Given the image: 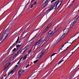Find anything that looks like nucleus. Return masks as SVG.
<instances>
[{
	"instance_id": "9",
	"label": "nucleus",
	"mask_w": 79,
	"mask_h": 79,
	"mask_svg": "<svg viewBox=\"0 0 79 79\" xmlns=\"http://www.w3.org/2000/svg\"><path fill=\"white\" fill-rule=\"evenodd\" d=\"M19 36H18V39H17L16 41L15 42V43L14 44L12 45V47H15V45H16V43H18V41H19Z\"/></svg>"
},
{
	"instance_id": "34",
	"label": "nucleus",
	"mask_w": 79,
	"mask_h": 79,
	"mask_svg": "<svg viewBox=\"0 0 79 79\" xmlns=\"http://www.w3.org/2000/svg\"><path fill=\"white\" fill-rule=\"evenodd\" d=\"M79 44H78L75 47H74V48H75L76 47H77V46H78L77 48H77H79Z\"/></svg>"
},
{
	"instance_id": "23",
	"label": "nucleus",
	"mask_w": 79,
	"mask_h": 79,
	"mask_svg": "<svg viewBox=\"0 0 79 79\" xmlns=\"http://www.w3.org/2000/svg\"><path fill=\"white\" fill-rule=\"evenodd\" d=\"M71 55V53H68V54L67 55H66V56H69V57H70V56H71V55Z\"/></svg>"
},
{
	"instance_id": "51",
	"label": "nucleus",
	"mask_w": 79,
	"mask_h": 79,
	"mask_svg": "<svg viewBox=\"0 0 79 79\" xmlns=\"http://www.w3.org/2000/svg\"><path fill=\"white\" fill-rule=\"evenodd\" d=\"M8 3L7 4H6V5H5V6H6V5H7V4H8Z\"/></svg>"
},
{
	"instance_id": "48",
	"label": "nucleus",
	"mask_w": 79,
	"mask_h": 79,
	"mask_svg": "<svg viewBox=\"0 0 79 79\" xmlns=\"http://www.w3.org/2000/svg\"><path fill=\"white\" fill-rule=\"evenodd\" d=\"M6 76V74L5 75H4V77H5V76Z\"/></svg>"
},
{
	"instance_id": "39",
	"label": "nucleus",
	"mask_w": 79,
	"mask_h": 79,
	"mask_svg": "<svg viewBox=\"0 0 79 79\" xmlns=\"http://www.w3.org/2000/svg\"><path fill=\"white\" fill-rule=\"evenodd\" d=\"M56 54H57V53H55L54 54H53L51 56V57H52V56H53L54 55H55Z\"/></svg>"
},
{
	"instance_id": "15",
	"label": "nucleus",
	"mask_w": 79,
	"mask_h": 79,
	"mask_svg": "<svg viewBox=\"0 0 79 79\" xmlns=\"http://www.w3.org/2000/svg\"><path fill=\"white\" fill-rule=\"evenodd\" d=\"M45 51H46L45 49H44L42 50V51H41V52H40V53H41V54H42V55H43L45 53Z\"/></svg>"
},
{
	"instance_id": "38",
	"label": "nucleus",
	"mask_w": 79,
	"mask_h": 79,
	"mask_svg": "<svg viewBox=\"0 0 79 79\" xmlns=\"http://www.w3.org/2000/svg\"><path fill=\"white\" fill-rule=\"evenodd\" d=\"M34 5L33 4H32L30 6V8H32V7H33V6Z\"/></svg>"
},
{
	"instance_id": "33",
	"label": "nucleus",
	"mask_w": 79,
	"mask_h": 79,
	"mask_svg": "<svg viewBox=\"0 0 79 79\" xmlns=\"http://www.w3.org/2000/svg\"><path fill=\"white\" fill-rule=\"evenodd\" d=\"M39 61V60H36L34 61V63H37V61Z\"/></svg>"
},
{
	"instance_id": "14",
	"label": "nucleus",
	"mask_w": 79,
	"mask_h": 79,
	"mask_svg": "<svg viewBox=\"0 0 79 79\" xmlns=\"http://www.w3.org/2000/svg\"><path fill=\"white\" fill-rule=\"evenodd\" d=\"M48 35V34L47 35L46 37V38H45L46 39H48V38L49 39H50V38L52 37L51 35Z\"/></svg>"
},
{
	"instance_id": "20",
	"label": "nucleus",
	"mask_w": 79,
	"mask_h": 79,
	"mask_svg": "<svg viewBox=\"0 0 79 79\" xmlns=\"http://www.w3.org/2000/svg\"><path fill=\"white\" fill-rule=\"evenodd\" d=\"M22 59H23V58H21L19 61L17 63V64H20V62L21 61V60H22Z\"/></svg>"
},
{
	"instance_id": "55",
	"label": "nucleus",
	"mask_w": 79,
	"mask_h": 79,
	"mask_svg": "<svg viewBox=\"0 0 79 79\" xmlns=\"http://www.w3.org/2000/svg\"><path fill=\"white\" fill-rule=\"evenodd\" d=\"M31 50H30V51L28 52H31Z\"/></svg>"
},
{
	"instance_id": "62",
	"label": "nucleus",
	"mask_w": 79,
	"mask_h": 79,
	"mask_svg": "<svg viewBox=\"0 0 79 79\" xmlns=\"http://www.w3.org/2000/svg\"><path fill=\"white\" fill-rule=\"evenodd\" d=\"M47 49H48V48Z\"/></svg>"
},
{
	"instance_id": "18",
	"label": "nucleus",
	"mask_w": 79,
	"mask_h": 79,
	"mask_svg": "<svg viewBox=\"0 0 79 79\" xmlns=\"http://www.w3.org/2000/svg\"><path fill=\"white\" fill-rule=\"evenodd\" d=\"M22 58L23 59V60H25V59H26V58H27V55H25V56L23 57H22Z\"/></svg>"
},
{
	"instance_id": "31",
	"label": "nucleus",
	"mask_w": 79,
	"mask_h": 79,
	"mask_svg": "<svg viewBox=\"0 0 79 79\" xmlns=\"http://www.w3.org/2000/svg\"><path fill=\"white\" fill-rule=\"evenodd\" d=\"M16 50V48H15L14 49L12 50V52H15Z\"/></svg>"
},
{
	"instance_id": "50",
	"label": "nucleus",
	"mask_w": 79,
	"mask_h": 79,
	"mask_svg": "<svg viewBox=\"0 0 79 79\" xmlns=\"http://www.w3.org/2000/svg\"><path fill=\"white\" fill-rule=\"evenodd\" d=\"M74 1H73V2H72V3H74Z\"/></svg>"
},
{
	"instance_id": "46",
	"label": "nucleus",
	"mask_w": 79,
	"mask_h": 79,
	"mask_svg": "<svg viewBox=\"0 0 79 79\" xmlns=\"http://www.w3.org/2000/svg\"><path fill=\"white\" fill-rule=\"evenodd\" d=\"M34 0H32L31 1V2H33V1H34Z\"/></svg>"
},
{
	"instance_id": "56",
	"label": "nucleus",
	"mask_w": 79,
	"mask_h": 79,
	"mask_svg": "<svg viewBox=\"0 0 79 79\" xmlns=\"http://www.w3.org/2000/svg\"><path fill=\"white\" fill-rule=\"evenodd\" d=\"M46 66H48V65H46Z\"/></svg>"
},
{
	"instance_id": "27",
	"label": "nucleus",
	"mask_w": 79,
	"mask_h": 79,
	"mask_svg": "<svg viewBox=\"0 0 79 79\" xmlns=\"http://www.w3.org/2000/svg\"><path fill=\"white\" fill-rule=\"evenodd\" d=\"M40 44V43H39V41H38L37 42H36V43L35 44V45H38V44Z\"/></svg>"
},
{
	"instance_id": "53",
	"label": "nucleus",
	"mask_w": 79,
	"mask_h": 79,
	"mask_svg": "<svg viewBox=\"0 0 79 79\" xmlns=\"http://www.w3.org/2000/svg\"><path fill=\"white\" fill-rule=\"evenodd\" d=\"M1 79H3V77H2L1 78Z\"/></svg>"
},
{
	"instance_id": "54",
	"label": "nucleus",
	"mask_w": 79,
	"mask_h": 79,
	"mask_svg": "<svg viewBox=\"0 0 79 79\" xmlns=\"http://www.w3.org/2000/svg\"><path fill=\"white\" fill-rule=\"evenodd\" d=\"M76 36V35H75L73 37H75Z\"/></svg>"
},
{
	"instance_id": "58",
	"label": "nucleus",
	"mask_w": 79,
	"mask_h": 79,
	"mask_svg": "<svg viewBox=\"0 0 79 79\" xmlns=\"http://www.w3.org/2000/svg\"><path fill=\"white\" fill-rule=\"evenodd\" d=\"M17 19V18H16V19Z\"/></svg>"
},
{
	"instance_id": "32",
	"label": "nucleus",
	"mask_w": 79,
	"mask_h": 79,
	"mask_svg": "<svg viewBox=\"0 0 79 79\" xmlns=\"http://www.w3.org/2000/svg\"><path fill=\"white\" fill-rule=\"evenodd\" d=\"M50 10H48L46 12L47 14H48L49 12H50Z\"/></svg>"
},
{
	"instance_id": "7",
	"label": "nucleus",
	"mask_w": 79,
	"mask_h": 79,
	"mask_svg": "<svg viewBox=\"0 0 79 79\" xmlns=\"http://www.w3.org/2000/svg\"><path fill=\"white\" fill-rule=\"evenodd\" d=\"M48 0H44L42 2L43 5H45L44 6V7H45L47 6V5H48V3L47 2V1H48Z\"/></svg>"
},
{
	"instance_id": "10",
	"label": "nucleus",
	"mask_w": 79,
	"mask_h": 79,
	"mask_svg": "<svg viewBox=\"0 0 79 79\" xmlns=\"http://www.w3.org/2000/svg\"><path fill=\"white\" fill-rule=\"evenodd\" d=\"M73 42L71 43V42L70 41L69 42H67L66 43H65L63 45V46L60 49V50H59V51H58V52L59 53V52L60 51V50H62V49H61V48H63V47H64V45H65V44H66L68 43H70V44H72V43H73Z\"/></svg>"
},
{
	"instance_id": "1",
	"label": "nucleus",
	"mask_w": 79,
	"mask_h": 79,
	"mask_svg": "<svg viewBox=\"0 0 79 79\" xmlns=\"http://www.w3.org/2000/svg\"><path fill=\"white\" fill-rule=\"evenodd\" d=\"M79 15H77L72 21V23L70 25V28L71 29L73 27V25L74 24L77 22L78 18H79Z\"/></svg>"
},
{
	"instance_id": "42",
	"label": "nucleus",
	"mask_w": 79,
	"mask_h": 79,
	"mask_svg": "<svg viewBox=\"0 0 79 79\" xmlns=\"http://www.w3.org/2000/svg\"><path fill=\"white\" fill-rule=\"evenodd\" d=\"M55 1H56V0H52L51 1V3H53V2H55Z\"/></svg>"
},
{
	"instance_id": "26",
	"label": "nucleus",
	"mask_w": 79,
	"mask_h": 79,
	"mask_svg": "<svg viewBox=\"0 0 79 79\" xmlns=\"http://www.w3.org/2000/svg\"><path fill=\"white\" fill-rule=\"evenodd\" d=\"M69 47H70V45L69 46V47H68L67 48H66L65 50L64 51H62V52H60V53H63V52H64V51H66V50L68 48H69Z\"/></svg>"
},
{
	"instance_id": "63",
	"label": "nucleus",
	"mask_w": 79,
	"mask_h": 79,
	"mask_svg": "<svg viewBox=\"0 0 79 79\" xmlns=\"http://www.w3.org/2000/svg\"><path fill=\"white\" fill-rule=\"evenodd\" d=\"M59 5H60V3H59Z\"/></svg>"
},
{
	"instance_id": "16",
	"label": "nucleus",
	"mask_w": 79,
	"mask_h": 79,
	"mask_svg": "<svg viewBox=\"0 0 79 79\" xmlns=\"http://www.w3.org/2000/svg\"><path fill=\"white\" fill-rule=\"evenodd\" d=\"M36 36H35L31 40H30L29 42H31V43H33L34 42V39L35 38Z\"/></svg>"
},
{
	"instance_id": "17",
	"label": "nucleus",
	"mask_w": 79,
	"mask_h": 79,
	"mask_svg": "<svg viewBox=\"0 0 79 79\" xmlns=\"http://www.w3.org/2000/svg\"><path fill=\"white\" fill-rule=\"evenodd\" d=\"M53 33V31H52L50 30V31H49L48 33V35H51Z\"/></svg>"
},
{
	"instance_id": "57",
	"label": "nucleus",
	"mask_w": 79,
	"mask_h": 79,
	"mask_svg": "<svg viewBox=\"0 0 79 79\" xmlns=\"http://www.w3.org/2000/svg\"><path fill=\"white\" fill-rule=\"evenodd\" d=\"M15 55H16V54H15Z\"/></svg>"
},
{
	"instance_id": "4",
	"label": "nucleus",
	"mask_w": 79,
	"mask_h": 79,
	"mask_svg": "<svg viewBox=\"0 0 79 79\" xmlns=\"http://www.w3.org/2000/svg\"><path fill=\"white\" fill-rule=\"evenodd\" d=\"M48 40H49V38H48L47 39H46L43 42H42L40 45V47H43V46H44V45L45 44L46 42H47V41H48Z\"/></svg>"
},
{
	"instance_id": "59",
	"label": "nucleus",
	"mask_w": 79,
	"mask_h": 79,
	"mask_svg": "<svg viewBox=\"0 0 79 79\" xmlns=\"http://www.w3.org/2000/svg\"><path fill=\"white\" fill-rule=\"evenodd\" d=\"M66 45H68V44H66Z\"/></svg>"
},
{
	"instance_id": "61",
	"label": "nucleus",
	"mask_w": 79,
	"mask_h": 79,
	"mask_svg": "<svg viewBox=\"0 0 79 79\" xmlns=\"http://www.w3.org/2000/svg\"><path fill=\"white\" fill-rule=\"evenodd\" d=\"M74 49V48L73 49V50Z\"/></svg>"
},
{
	"instance_id": "45",
	"label": "nucleus",
	"mask_w": 79,
	"mask_h": 79,
	"mask_svg": "<svg viewBox=\"0 0 79 79\" xmlns=\"http://www.w3.org/2000/svg\"><path fill=\"white\" fill-rule=\"evenodd\" d=\"M75 52H72V55L73 54V53H74Z\"/></svg>"
},
{
	"instance_id": "37",
	"label": "nucleus",
	"mask_w": 79,
	"mask_h": 79,
	"mask_svg": "<svg viewBox=\"0 0 79 79\" xmlns=\"http://www.w3.org/2000/svg\"><path fill=\"white\" fill-rule=\"evenodd\" d=\"M29 64H27L26 66V68H28V67H29Z\"/></svg>"
},
{
	"instance_id": "19",
	"label": "nucleus",
	"mask_w": 79,
	"mask_h": 79,
	"mask_svg": "<svg viewBox=\"0 0 79 79\" xmlns=\"http://www.w3.org/2000/svg\"><path fill=\"white\" fill-rule=\"evenodd\" d=\"M27 47H25V49H23V53H25V52H26V50H27Z\"/></svg>"
},
{
	"instance_id": "12",
	"label": "nucleus",
	"mask_w": 79,
	"mask_h": 79,
	"mask_svg": "<svg viewBox=\"0 0 79 79\" xmlns=\"http://www.w3.org/2000/svg\"><path fill=\"white\" fill-rule=\"evenodd\" d=\"M51 7L50 8V9H49V11H52V10H53V8H54V7H55V5H54V6L53 5H52L51 6Z\"/></svg>"
},
{
	"instance_id": "43",
	"label": "nucleus",
	"mask_w": 79,
	"mask_h": 79,
	"mask_svg": "<svg viewBox=\"0 0 79 79\" xmlns=\"http://www.w3.org/2000/svg\"><path fill=\"white\" fill-rule=\"evenodd\" d=\"M39 50V48H37V51Z\"/></svg>"
},
{
	"instance_id": "25",
	"label": "nucleus",
	"mask_w": 79,
	"mask_h": 79,
	"mask_svg": "<svg viewBox=\"0 0 79 79\" xmlns=\"http://www.w3.org/2000/svg\"><path fill=\"white\" fill-rule=\"evenodd\" d=\"M42 40H43L42 39H41L38 41V42L40 44V43L42 42Z\"/></svg>"
},
{
	"instance_id": "5",
	"label": "nucleus",
	"mask_w": 79,
	"mask_h": 79,
	"mask_svg": "<svg viewBox=\"0 0 79 79\" xmlns=\"http://www.w3.org/2000/svg\"><path fill=\"white\" fill-rule=\"evenodd\" d=\"M68 32H69V29L68 28L64 29L63 30L64 35H67Z\"/></svg>"
},
{
	"instance_id": "40",
	"label": "nucleus",
	"mask_w": 79,
	"mask_h": 79,
	"mask_svg": "<svg viewBox=\"0 0 79 79\" xmlns=\"http://www.w3.org/2000/svg\"><path fill=\"white\" fill-rule=\"evenodd\" d=\"M59 26V25H58L57 27H56L55 29H54V30H56V29L57 28H58V27Z\"/></svg>"
},
{
	"instance_id": "29",
	"label": "nucleus",
	"mask_w": 79,
	"mask_h": 79,
	"mask_svg": "<svg viewBox=\"0 0 79 79\" xmlns=\"http://www.w3.org/2000/svg\"><path fill=\"white\" fill-rule=\"evenodd\" d=\"M24 52L23 51V49L22 50V51H21V52H20V53H21L22 54H23V53H24Z\"/></svg>"
},
{
	"instance_id": "22",
	"label": "nucleus",
	"mask_w": 79,
	"mask_h": 79,
	"mask_svg": "<svg viewBox=\"0 0 79 79\" xmlns=\"http://www.w3.org/2000/svg\"><path fill=\"white\" fill-rule=\"evenodd\" d=\"M64 61V60H63V59H62L59 62V63L58 64V66L59 65V64H60V63H61L62 62H63V61Z\"/></svg>"
},
{
	"instance_id": "6",
	"label": "nucleus",
	"mask_w": 79,
	"mask_h": 79,
	"mask_svg": "<svg viewBox=\"0 0 79 79\" xmlns=\"http://www.w3.org/2000/svg\"><path fill=\"white\" fill-rule=\"evenodd\" d=\"M52 26V24L50 23L47 26V27L43 31V33L42 34H44V33H45L47 31H48V29L50 27V26Z\"/></svg>"
},
{
	"instance_id": "35",
	"label": "nucleus",
	"mask_w": 79,
	"mask_h": 79,
	"mask_svg": "<svg viewBox=\"0 0 79 79\" xmlns=\"http://www.w3.org/2000/svg\"><path fill=\"white\" fill-rule=\"evenodd\" d=\"M10 64V63H9V64H6V66H7V68H8V66H9V65Z\"/></svg>"
},
{
	"instance_id": "49",
	"label": "nucleus",
	"mask_w": 79,
	"mask_h": 79,
	"mask_svg": "<svg viewBox=\"0 0 79 79\" xmlns=\"http://www.w3.org/2000/svg\"><path fill=\"white\" fill-rule=\"evenodd\" d=\"M20 43H21V41H19V43L20 44Z\"/></svg>"
},
{
	"instance_id": "30",
	"label": "nucleus",
	"mask_w": 79,
	"mask_h": 79,
	"mask_svg": "<svg viewBox=\"0 0 79 79\" xmlns=\"http://www.w3.org/2000/svg\"><path fill=\"white\" fill-rule=\"evenodd\" d=\"M36 3H37V2L35 1L33 3V4L34 5H36Z\"/></svg>"
},
{
	"instance_id": "2",
	"label": "nucleus",
	"mask_w": 79,
	"mask_h": 79,
	"mask_svg": "<svg viewBox=\"0 0 79 79\" xmlns=\"http://www.w3.org/2000/svg\"><path fill=\"white\" fill-rule=\"evenodd\" d=\"M9 31L8 28H7L5 31H4L3 35L1 37L2 39H3V40H5V39H6V37H7V36H8V33ZM4 37V38H3V37Z\"/></svg>"
},
{
	"instance_id": "11",
	"label": "nucleus",
	"mask_w": 79,
	"mask_h": 79,
	"mask_svg": "<svg viewBox=\"0 0 79 79\" xmlns=\"http://www.w3.org/2000/svg\"><path fill=\"white\" fill-rule=\"evenodd\" d=\"M42 54L40 52L37 55L38 58H41L42 57Z\"/></svg>"
},
{
	"instance_id": "28",
	"label": "nucleus",
	"mask_w": 79,
	"mask_h": 79,
	"mask_svg": "<svg viewBox=\"0 0 79 79\" xmlns=\"http://www.w3.org/2000/svg\"><path fill=\"white\" fill-rule=\"evenodd\" d=\"M39 72H40V71H39V70H38L37 71H36V72H35V73L36 74L37 73L38 74L39 73Z\"/></svg>"
},
{
	"instance_id": "21",
	"label": "nucleus",
	"mask_w": 79,
	"mask_h": 79,
	"mask_svg": "<svg viewBox=\"0 0 79 79\" xmlns=\"http://www.w3.org/2000/svg\"><path fill=\"white\" fill-rule=\"evenodd\" d=\"M16 47L17 48H19V47H21V45L17 44L16 45Z\"/></svg>"
},
{
	"instance_id": "24",
	"label": "nucleus",
	"mask_w": 79,
	"mask_h": 79,
	"mask_svg": "<svg viewBox=\"0 0 79 79\" xmlns=\"http://www.w3.org/2000/svg\"><path fill=\"white\" fill-rule=\"evenodd\" d=\"M64 36H63V35H62L60 37V40H62V39H63V38H64Z\"/></svg>"
},
{
	"instance_id": "41",
	"label": "nucleus",
	"mask_w": 79,
	"mask_h": 79,
	"mask_svg": "<svg viewBox=\"0 0 79 79\" xmlns=\"http://www.w3.org/2000/svg\"><path fill=\"white\" fill-rule=\"evenodd\" d=\"M6 68H7V66H6V67H5L4 69V70H5L6 69Z\"/></svg>"
},
{
	"instance_id": "8",
	"label": "nucleus",
	"mask_w": 79,
	"mask_h": 79,
	"mask_svg": "<svg viewBox=\"0 0 79 79\" xmlns=\"http://www.w3.org/2000/svg\"><path fill=\"white\" fill-rule=\"evenodd\" d=\"M23 73H24V71L23 70H20L19 71L18 73V75L19 77H20L21 76V75Z\"/></svg>"
},
{
	"instance_id": "52",
	"label": "nucleus",
	"mask_w": 79,
	"mask_h": 79,
	"mask_svg": "<svg viewBox=\"0 0 79 79\" xmlns=\"http://www.w3.org/2000/svg\"><path fill=\"white\" fill-rule=\"evenodd\" d=\"M8 77H6V78H5V79H6Z\"/></svg>"
},
{
	"instance_id": "13",
	"label": "nucleus",
	"mask_w": 79,
	"mask_h": 79,
	"mask_svg": "<svg viewBox=\"0 0 79 79\" xmlns=\"http://www.w3.org/2000/svg\"><path fill=\"white\" fill-rule=\"evenodd\" d=\"M15 71H16V69H14L13 70L11 71L10 73H9L8 74V76H9V75H10V74H11L12 73H15Z\"/></svg>"
},
{
	"instance_id": "47",
	"label": "nucleus",
	"mask_w": 79,
	"mask_h": 79,
	"mask_svg": "<svg viewBox=\"0 0 79 79\" xmlns=\"http://www.w3.org/2000/svg\"><path fill=\"white\" fill-rule=\"evenodd\" d=\"M11 25H10L9 27H11Z\"/></svg>"
},
{
	"instance_id": "44",
	"label": "nucleus",
	"mask_w": 79,
	"mask_h": 79,
	"mask_svg": "<svg viewBox=\"0 0 79 79\" xmlns=\"http://www.w3.org/2000/svg\"><path fill=\"white\" fill-rule=\"evenodd\" d=\"M19 51L17 52V53H19Z\"/></svg>"
},
{
	"instance_id": "3",
	"label": "nucleus",
	"mask_w": 79,
	"mask_h": 79,
	"mask_svg": "<svg viewBox=\"0 0 79 79\" xmlns=\"http://www.w3.org/2000/svg\"><path fill=\"white\" fill-rule=\"evenodd\" d=\"M62 2H63V0H62V1H58H58H57L56 2V3L54 5H55H55H56V8H57V5H58V4H59V3H60V5L57 8H59V7H60V6H61V3H62Z\"/></svg>"
},
{
	"instance_id": "36",
	"label": "nucleus",
	"mask_w": 79,
	"mask_h": 79,
	"mask_svg": "<svg viewBox=\"0 0 79 79\" xmlns=\"http://www.w3.org/2000/svg\"><path fill=\"white\" fill-rule=\"evenodd\" d=\"M17 68H18V65H16L15 67L14 68V69H15V70H16V69H17Z\"/></svg>"
},
{
	"instance_id": "60",
	"label": "nucleus",
	"mask_w": 79,
	"mask_h": 79,
	"mask_svg": "<svg viewBox=\"0 0 79 79\" xmlns=\"http://www.w3.org/2000/svg\"><path fill=\"white\" fill-rule=\"evenodd\" d=\"M55 34V33H54L53 34Z\"/></svg>"
}]
</instances>
